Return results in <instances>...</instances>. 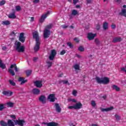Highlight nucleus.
Segmentation results:
<instances>
[{
	"label": "nucleus",
	"instance_id": "obj_63",
	"mask_svg": "<svg viewBox=\"0 0 126 126\" xmlns=\"http://www.w3.org/2000/svg\"><path fill=\"white\" fill-rule=\"evenodd\" d=\"M34 18L33 17H32L31 18V21H34Z\"/></svg>",
	"mask_w": 126,
	"mask_h": 126
},
{
	"label": "nucleus",
	"instance_id": "obj_16",
	"mask_svg": "<svg viewBox=\"0 0 126 126\" xmlns=\"http://www.w3.org/2000/svg\"><path fill=\"white\" fill-rule=\"evenodd\" d=\"M55 107L56 109V111L57 113H61L62 112V108H61V106H60V104H59V103H55Z\"/></svg>",
	"mask_w": 126,
	"mask_h": 126
},
{
	"label": "nucleus",
	"instance_id": "obj_43",
	"mask_svg": "<svg viewBox=\"0 0 126 126\" xmlns=\"http://www.w3.org/2000/svg\"><path fill=\"white\" fill-rule=\"evenodd\" d=\"M91 105L93 106V107H95V106H96V102H95V101L94 100H92L91 103Z\"/></svg>",
	"mask_w": 126,
	"mask_h": 126
},
{
	"label": "nucleus",
	"instance_id": "obj_26",
	"mask_svg": "<svg viewBox=\"0 0 126 126\" xmlns=\"http://www.w3.org/2000/svg\"><path fill=\"white\" fill-rule=\"evenodd\" d=\"M109 25V24H108L107 22H105L104 23H103L102 27L103 28L104 30H107V29H108L109 28L108 25Z\"/></svg>",
	"mask_w": 126,
	"mask_h": 126
},
{
	"label": "nucleus",
	"instance_id": "obj_10",
	"mask_svg": "<svg viewBox=\"0 0 126 126\" xmlns=\"http://www.w3.org/2000/svg\"><path fill=\"white\" fill-rule=\"evenodd\" d=\"M33 83L34 84V86H36L37 88H41V87H43V84H42V81L40 80H36L34 82H33Z\"/></svg>",
	"mask_w": 126,
	"mask_h": 126
},
{
	"label": "nucleus",
	"instance_id": "obj_24",
	"mask_svg": "<svg viewBox=\"0 0 126 126\" xmlns=\"http://www.w3.org/2000/svg\"><path fill=\"white\" fill-rule=\"evenodd\" d=\"M7 126H15V124H14V123L12 122V120H8L7 121Z\"/></svg>",
	"mask_w": 126,
	"mask_h": 126
},
{
	"label": "nucleus",
	"instance_id": "obj_3",
	"mask_svg": "<svg viewBox=\"0 0 126 126\" xmlns=\"http://www.w3.org/2000/svg\"><path fill=\"white\" fill-rule=\"evenodd\" d=\"M95 80L98 84H109L110 83V79L107 77L100 78L99 77H96Z\"/></svg>",
	"mask_w": 126,
	"mask_h": 126
},
{
	"label": "nucleus",
	"instance_id": "obj_58",
	"mask_svg": "<svg viewBox=\"0 0 126 126\" xmlns=\"http://www.w3.org/2000/svg\"><path fill=\"white\" fill-rule=\"evenodd\" d=\"M14 69L16 72H17L18 71V68H17V66H15V67L14 68Z\"/></svg>",
	"mask_w": 126,
	"mask_h": 126
},
{
	"label": "nucleus",
	"instance_id": "obj_20",
	"mask_svg": "<svg viewBox=\"0 0 126 126\" xmlns=\"http://www.w3.org/2000/svg\"><path fill=\"white\" fill-rule=\"evenodd\" d=\"M40 92H41V91L37 88L33 89L32 91V93L34 95H39V94H40Z\"/></svg>",
	"mask_w": 126,
	"mask_h": 126
},
{
	"label": "nucleus",
	"instance_id": "obj_61",
	"mask_svg": "<svg viewBox=\"0 0 126 126\" xmlns=\"http://www.w3.org/2000/svg\"><path fill=\"white\" fill-rule=\"evenodd\" d=\"M2 50L3 51H5V50H6V47L3 46V47H2Z\"/></svg>",
	"mask_w": 126,
	"mask_h": 126
},
{
	"label": "nucleus",
	"instance_id": "obj_45",
	"mask_svg": "<svg viewBox=\"0 0 126 126\" xmlns=\"http://www.w3.org/2000/svg\"><path fill=\"white\" fill-rule=\"evenodd\" d=\"M77 94V91L75 90H74L72 92V95L75 96H76V94Z\"/></svg>",
	"mask_w": 126,
	"mask_h": 126
},
{
	"label": "nucleus",
	"instance_id": "obj_47",
	"mask_svg": "<svg viewBox=\"0 0 126 126\" xmlns=\"http://www.w3.org/2000/svg\"><path fill=\"white\" fill-rule=\"evenodd\" d=\"M100 28H101V26L99 24H97L96 26V30H100Z\"/></svg>",
	"mask_w": 126,
	"mask_h": 126
},
{
	"label": "nucleus",
	"instance_id": "obj_14",
	"mask_svg": "<svg viewBox=\"0 0 126 126\" xmlns=\"http://www.w3.org/2000/svg\"><path fill=\"white\" fill-rule=\"evenodd\" d=\"M19 41L21 43H24L25 42V37H24V33L21 32L19 36Z\"/></svg>",
	"mask_w": 126,
	"mask_h": 126
},
{
	"label": "nucleus",
	"instance_id": "obj_56",
	"mask_svg": "<svg viewBox=\"0 0 126 126\" xmlns=\"http://www.w3.org/2000/svg\"><path fill=\"white\" fill-rule=\"evenodd\" d=\"M67 83H68V81L63 80V84H67Z\"/></svg>",
	"mask_w": 126,
	"mask_h": 126
},
{
	"label": "nucleus",
	"instance_id": "obj_52",
	"mask_svg": "<svg viewBox=\"0 0 126 126\" xmlns=\"http://www.w3.org/2000/svg\"><path fill=\"white\" fill-rule=\"evenodd\" d=\"M16 34V33H15V31H13L11 33V35H12V36H15Z\"/></svg>",
	"mask_w": 126,
	"mask_h": 126
},
{
	"label": "nucleus",
	"instance_id": "obj_17",
	"mask_svg": "<svg viewBox=\"0 0 126 126\" xmlns=\"http://www.w3.org/2000/svg\"><path fill=\"white\" fill-rule=\"evenodd\" d=\"M101 112H110V111H113L114 110V107L111 106L107 108H100Z\"/></svg>",
	"mask_w": 126,
	"mask_h": 126
},
{
	"label": "nucleus",
	"instance_id": "obj_59",
	"mask_svg": "<svg viewBox=\"0 0 126 126\" xmlns=\"http://www.w3.org/2000/svg\"><path fill=\"white\" fill-rule=\"evenodd\" d=\"M92 2V1L91 0H87V3L89 4L91 3Z\"/></svg>",
	"mask_w": 126,
	"mask_h": 126
},
{
	"label": "nucleus",
	"instance_id": "obj_6",
	"mask_svg": "<svg viewBox=\"0 0 126 126\" xmlns=\"http://www.w3.org/2000/svg\"><path fill=\"white\" fill-rule=\"evenodd\" d=\"M97 35V33H93L92 32H89L87 34V38L89 41H92V40H94L95 37Z\"/></svg>",
	"mask_w": 126,
	"mask_h": 126
},
{
	"label": "nucleus",
	"instance_id": "obj_35",
	"mask_svg": "<svg viewBox=\"0 0 126 126\" xmlns=\"http://www.w3.org/2000/svg\"><path fill=\"white\" fill-rule=\"evenodd\" d=\"M78 51H79L80 52H84V48L83 46H80V47H79Z\"/></svg>",
	"mask_w": 126,
	"mask_h": 126
},
{
	"label": "nucleus",
	"instance_id": "obj_53",
	"mask_svg": "<svg viewBox=\"0 0 126 126\" xmlns=\"http://www.w3.org/2000/svg\"><path fill=\"white\" fill-rule=\"evenodd\" d=\"M111 28H112V29H116V25L112 24L111 25Z\"/></svg>",
	"mask_w": 126,
	"mask_h": 126
},
{
	"label": "nucleus",
	"instance_id": "obj_60",
	"mask_svg": "<svg viewBox=\"0 0 126 126\" xmlns=\"http://www.w3.org/2000/svg\"><path fill=\"white\" fill-rule=\"evenodd\" d=\"M59 84H62V83H63V80H61L58 81Z\"/></svg>",
	"mask_w": 126,
	"mask_h": 126
},
{
	"label": "nucleus",
	"instance_id": "obj_28",
	"mask_svg": "<svg viewBox=\"0 0 126 126\" xmlns=\"http://www.w3.org/2000/svg\"><path fill=\"white\" fill-rule=\"evenodd\" d=\"M0 67L2 68V69H5V68L6 67V66H5V64H3L2 63V61L0 60Z\"/></svg>",
	"mask_w": 126,
	"mask_h": 126
},
{
	"label": "nucleus",
	"instance_id": "obj_54",
	"mask_svg": "<svg viewBox=\"0 0 126 126\" xmlns=\"http://www.w3.org/2000/svg\"><path fill=\"white\" fill-rule=\"evenodd\" d=\"M40 1L39 0H33V3H38Z\"/></svg>",
	"mask_w": 126,
	"mask_h": 126
},
{
	"label": "nucleus",
	"instance_id": "obj_38",
	"mask_svg": "<svg viewBox=\"0 0 126 126\" xmlns=\"http://www.w3.org/2000/svg\"><path fill=\"white\" fill-rule=\"evenodd\" d=\"M5 0H2L0 1V6H2V5H4L5 4Z\"/></svg>",
	"mask_w": 126,
	"mask_h": 126
},
{
	"label": "nucleus",
	"instance_id": "obj_12",
	"mask_svg": "<svg viewBox=\"0 0 126 126\" xmlns=\"http://www.w3.org/2000/svg\"><path fill=\"white\" fill-rule=\"evenodd\" d=\"M16 66V64H13L10 65V68L8 69V71L10 74H11L13 76L14 75H15V73L14 72V71L12 69L13 68V67H15Z\"/></svg>",
	"mask_w": 126,
	"mask_h": 126
},
{
	"label": "nucleus",
	"instance_id": "obj_7",
	"mask_svg": "<svg viewBox=\"0 0 126 126\" xmlns=\"http://www.w3.org/2000/svg\"><path fill=\"white\" fill-rule=\"evenodd\" d=\"M51 35V31L47 29H45L44 31L43 36L45 39L49 38Z\"/></svg>",
	"mask_w": 126,
	"mask_h": 126
},
{
	"label": "nucleus",
	"instance_id": "obj_57",
	"mask_svg": "<svg viewBox=\"0 0 126 126\" xmlns=\"http://www.w3.org/2000/svg\"><path fill=\"white\" fill-rule=\"evenodd\" d=\"M37 60H38V58L37 57H34L33 59V62H37Z\"/></svg>",
	"mask_w": 126,
	"mask_h": 126
},
{
	"label": "nucleus",
	"instance_id": "obj_2",
	"mask_svg": "<svg viewBox=\"0 0 126 126\" xmlns=\"http://www.w3.org/2000/svg\"><path fill=\"white\" fill-rule=\"evenodd\" d=\"M15 50L17 51L18 53H23L25 50V47L23 45L21 46V42L18 40H15L14 43Z\"/></svg>",
	"mask_w": 126,
	"mask_h": 126
},
{
	"label": "nucleus",
	"instance_id": "obj_41",
	"mask_svg": "<svg viewBox=\"0 0 126 126\" xmlns=\"http://www.w3.org/2000/svg\"><path fill=\"white\" fill-rule=\"evenodd\" d=\"M67 45L69 47V48H70V49H72V48H73V45L71 42H67Z\"/></svg>",
	"mask_w": 126,
	"mask_h": 126
},
{
	"label": "nucleus",
	"instance_id": "obj_51",
	"mask_svg": "<svg viewBox=\"0 0 126 126\" xmlns=\"http://www.w3.org/2000/svg\"><path fill=\"white\" fill-rule=\"evenodd\" d=\"M79 1V0H73V4H76Z\"/></svg>",
	"mask_w": 126,
	"mask_h": 126
},
{
	"label": "nucleus",
	"instance_id": "obj_39",
	"mask_svg": "<svg viewBox=\"0 0 126 126\" xmlns=\"http://www.w3.org/2000/svg\"><path fill=\"white\" fill-rule=\"evenodd\" d=\"M115 117L117 121H120V120H121V117H120L118 114H115Z\"/></svg>",
	"mask_w": 126,
	"mask_h": 126
},
{
	"label": "nucleus",
	"instance_id": "obj_36",
	"mask_svg": "<svg viewBox=\"0 0 126 126\" xmlns=\"http://www.w3.org/2000/svg\"><path fill=\"white\" fill-rule=\"evenodd\" d=\"M74 68H75V69L76 70H79V65L76 64L74 65Z\"/></svg>",
	"mask_w": 126,
	"mask_h": 126
},
{
	"label": "nucleus",
	"instance_id": "obj_15",
	"mask_svg": "<svg viewBox=\"0 0 126 126\" xmlns=\"http://www.w3.org/2000/svg\"><path fill=\"white\" fill-rule=\"evenodd\" d=\"M18 81L19 82H21V85L26 83V82H28V80H25V78L22 77H19L18 79Z\"/></svg>",
	"mask_w": 126,
	"mask_h": 126
},
{
	"label": "nucleus",
	"instance_id": "obj_55",
	"mask_svg": "<svg viewBox=\"0 0 126 126\" xmlns=\"http://www.w3.org/2000/svg\"><path fill=\"white\" fill-rule=\"evenodd\" d=\"M67 27H68V26H66V25H63L62 26V28H63V29H66V28H67Z\"/></svg>",
	"mask_w": 126,
	"mask_h": 126
},
{
	"label": "nucleus",
	"instance_id": "obj_5",
	"mask_svg": "<svg viewBox=\"0 0 126 126\" xmlns=\"http://www.w3.org/2000/svg\"><path fill=\"white\" fill-rule=\"evenodd\" d=\"M56 56H57V51H56V50L53 49L51 50V52L49 57L50 61H54V60H55V57H56Z\"/></svg>",
	"mask_w": 126,
	"mask_h": 126
},
{
	"label": "nucleus",
	"instance_id": "obj_22",
	"mask_svg": "<svg viewBox=\"0 0 126 126\" xmlns=\"http://www.w3.org/2000/svg\"><path fill=\"white\" fill-rule=\"evenodd\" d=\"M47 126H59V124L56 122H49L46 123Z\"/></svg>",
	"mask_w": 126,
	"mask_h": 126
},
{
	"label": "nucleus",
	"instance_id": "obj_8",
	"mask_svg": "<svg viewBox=\"0 0 126 126\" xmlns=\"http://www.w3.org/2000/svg\"><path fill=\"white\" fill-rule=\"evenodd\" d=\"M2 94L5 96H7V97H10L13 94V92L9 90L3 91L2 93Z\"/></svg>",
	"mask_w": 126,
	"mask_h": 126
},
{
	"label": "nucleus",
	"instance_id": "obj_4",
	"mask_svg": "<svg viewBox=\"0 0 126 126\" xmlns=\"http://www.w3.org/2000/svg\"><path fill=\"white\" fill-rule=\"evenodd\" d=\"M15 125L17 126H24L25 124H26V122L25 120L22 119V120H16L14 121Z\"/></svg>",
	"mask_w": 126,
	"mask_h": 126
},
{
	"label": "nucleus",
	"instance_id": "obj_31",
	"mask_svg": "<svg viewBox=\"0 0 126 126\" xmlns=\"http://www.w3.org/2000/svg\"><path fill=\"white\" fill-rule=\"evenodd\" d=\"M78 15V12L76 10H73L71 12V15L75 16V15Z\"/></svg>",
	"mask_w": 126,
	"mask_h": 126
},
{
	"label": "nucleus",
	"instance_id": "obj_25",
	"mask_svg": "<svg viewBox=\"0 0 126 126\" xmlns=\"http://www.w3.org/2000/svg\"><path fill=\"white\" fill-rule=\"evenodd\" d=\"M8 17L11 19H14L15 18H16V15H15V13H13L9 14Z\"/></svg>",
	"mask_w": 126,
	"mask_h": 126
},
{
	"label": "nucleus",
	"instance_id": "obj_44",
	"mask_svg": "<svg viewBox=\"0 0 126 126\" xmlns=\"http://www.w3.org/2000/svg\"><path fill=\"white\" fill-rule=\"evenodd\" d=\"M53 27V24H50L46 26V29H51Z\"/></svg>",
	"mask_w": 126,
	"mask_h": 126
},
{
	"label": "nucleus",
	"instance_id": "obj_11",
	"mask_svg": "<svg viewBox=\"0 0 126 126\" xmlns=\"http://www.w3.org/2000/svg\"><path fill=\"white\" fill-rule=\"evenodd\" d=\"M56 96L55 94H52L49 95L47 100H49L50 102H55L56 100Z\"/></svg>",
	"mask_w": 126,
	"mask_h": 126
},
{
	"label": "nucleus",
	"instance_id": "obj_42",
	"mask_svg": "<svg viewBox=\"0 0 126 126\" xmlns=\"http://www.w3.org/2000/svg\"><path fill=\"white\" fill-rule=\"evenodd\" d=\"M4 109V105L3 104H0V111H2Z\"/></svg>",
	"mask_w": 126,
	"mask_h": 126
},
{
	"label": "nucleus",
	"instance_id": "obj_49",
	"mask_svg": "<svg viewBox=\"0 0 126 126\" xmlns=\"http://www.w3.org/2000/svg\"><path fill=\"white\" fill-rule=\"evenodd\" d=\"M74 41H75L76 43H79V39L77 37H75L74 38Z\"/></svg>",
	"mask_w": 126,
	"mask_h": 126
},
{
	"label": "nucleus",
	"instance_id": "obj_23",
	"mask_svg": "<svg viewBox=\"0 0 126 126\" xmlns=\"http://www.w3.org/2000/svg\"><path fill=\"white\" fill-rule=\"evenodd\" d=\"M112 87L113 90H116L117 92H119L121 90V89L120 88V87H119L118 86L116 85H112Z\"/></svg>",
	"mask_w": 126,
	"mask_h": 126
},
{
	"label": "nucleus",
	"instance_id": "obj_9",
	"mask_svg": "<svg viewBox=\"0 0 126 126\" xmlns=\"http://www.w3.org/2000/svg\"><path fill=\"white\" fill-rule=\"evenodd\" d=\"M50 11H47V13H45L44 14L42 15L41 17V18L39 20V22H43L47 17H48V15H50Z\"/></svg>",
	"mask_w": 126,
	"mask_h": 126
},
{
	"label": "nucleus",
	"instance_id": "obj_37",
	"mask_svg": "<svg viewBox=\"0 0 126 126\" xmlns=\"http://www.w3.org/2000/svg\"><path fill=\"white\" fill-rule=\"evenodd\" d=\"M31 72H32V71L31 70H27V71H26L27 76H29V75L31 74Z\"/></svg>",
	"mask_w": 126,
	"mask_h": 126
},
{
	"label": "nucleus",
	"instance_id": "obj_46",
	"mask_svg": "<svg viewBox=\"0 0 126 126\" xmlns=\"http://www.w3.org/2000/svg\"><path fill=\"white\" fill-rule=\"evenodd\" d=\"M65 53H66V51H65V50H63L61 52L60 55H61V56H63V55H64V54H65Z\"/></svg>",
	"mask_w": 126,
	"mask_h": 126
},
{
	"label": "nucleus",
	"instance_id": "obj_29",
	"mask_svg": "<svg viewBox=\"0 0 126 126\" xmlns=\"http://www.w3.org/2000/svg\"><path fill=\"white\" fill-rule=\"evenodd\" d=\"M46 63L47 64V68H50L53 65V62L51 61H47L46 62Z\"/></svg>",
	"mask_w": 126,
	"mask_h": 126
},
{
	"label": "nucleus",
	"instance_id": "obj_21",
	"mask_svg": "<svg viewBox=\"0 0 126 126\" xmlns=\"http://www.w3.org/2000/svg\"><path fill=\"white\" fill-rule=\"evenodd\" d=\"M119 15L121 16H124V17H126V9H123L121 12L119 13Z\"/></svg>",
	"mask_w": 126,
	"mask_h": 126
},
{
	"label": "nucleus",
	"instance_id": "obj_48",
	"mask_svg": "<svg viewBox=\"0 0 126 126\" xmlns=\"http://www.w3.org/2000/svg\"><path fill=\"white\" fill-rule=\"evenodd\" d=\"M68 109H69L70 110H72V109H75V105L69 106H68Z\"/></svg>",
	"mask_w": 126,
	"mask_h": 126
},
{
	"label": "nucleus",
	"instance_id": "obj_30",
	"mask_svg": "<svg viewBox=\"0 0 126 126\" xmlns=\"http://www.w3.org/2000/svg\"><path fill=\"white\" fill-rule=\"evenodd\" d=\"M2 25H6V26H7V25H10V21L8 20L2 21Z\"/></svg>",
	"mask_w": 126,
	"mask_h": 126
},
{
	"label": "nucleus",
	"instance_id": "obj_1",
	"mask_svg": "<svg viewBox=\"0 0 126 126\" xmlns=\"http://www.w3.org/2000/svg\"><path fill=\"white\" fill-rule=\"evenodd\" d=\"M33 38L35 40V45L33 47V50L35 53H37L39 50H40V37L39 36V33L37 32H32Z\"/></svg>",
	"mask_w": 126,
	"mask_h": 126
},
{
	"label": "nucleus",
	"instance_id": "obj_33",
	"mask_svg": "<svg viewBox=\"0 0 126 126\" xmlns=\"http://www.w3.org/2000/svg\"><path fill=\"white\" fill-rule=\"evenodd\" d=\"M0 125L1 126H7V123H6V122H5L3 121H1L0 122Z\"/></svg>",
	"mask_w": 126,
	"mask_h": 126
},
{
	"label": "nucleus",
	"instance_id": "obj_40",
	"mask_svg": "<svg viewBox=\"0 0 126 126\" xmlns=\"http://www.w3.org/2000/svg\"><path fill=\"white\" fill-rule=\"evenodd\" d=\"M15 8L17 11H20V10H21V7L19 5L16 6Z\"/></svg>",
	"mask_w": 126,
	"mask_h": 126
},
{
	"label": "nucleus",
	"instance_id": "obj_64",
	"mask_svg": "<svg viewBox=\"0 0 126 126\" xmlns=\"http://www.w3.org/2000/svg\"><path fill=\"white\" fill-rule=\"evenodd\" d=\"M72 102H73L74 103H76V100L75 99H72Z\"/></svg>",
	"mask_w": 126,
	"mask_h": 126
},
{
	"label": "nucleus",
	"instance_id": "obj_62",
	"mask_svg": "<svg viewBox=\"0 0 126 126\" xmlns=\"http://www.w3.org/2000/svg\"><path fill=\"white\" fill-rule=\"evenodd\" d=\"M63 75V74L62 73L59 75H58V77H62Z\"/></svg>",
	"mask_w": 126,
	"mask_h": 126
},
{
	"label": "nucleus",
	"instance_id": "obj_19",
	"mask_svg": "<svg viewBox=\"0 0 126 126\" xmlns=\"http://www.w3.org/2000/svg\"><path fill=\"white\" fill-rule=\"evenodd\" d=\"M112 42L114 43L122 42V38L121 37H114Z\"/></svg>",
	"mask_w": 126,
	"mask_h": 126
},
{
	"label": "nucleus",
	"instance_id": "obj_18",
	"mask_svg": "<svg viewBox=\"0 0 126 126\" xmlns=\"http://www.w3.org/2000/svg\"><path fill=\"white\" fill-rule=\"evenodd\" d=\"M75 110H80L82 108V103L81 102H79L76 103L75 105Z\"/></svg>",
	"mask_w": 126,
	"mask_h": 126
},
{
	"label": "nucleus",
	"instance_id": "obj_32",
	"mask_svg": "<svg viewBox=\"0 0 126 126\" xmlns=\"http://www.w3.org/2000/svg\"><path fill=\"white\" fill-rule=\"evenodd\" d=\"M6 105H7L8 107H10V108H12L13 107L14 103L13 102H8L6 103Z\"/></svg>",
	"mask_w": 126,
	"mask_h": 126
},
{
	"label": "nucleus",
	"instance_id": "obj_27",
	"mask_svg": "<svg viewBox=\"0 0 126 126\" xmlns=\"http://www.w3.org/2000/svg\"><path fill=\"white\" fill-rule=\"evenodd\" d=\"M94 42L95 43L96 46H99L101 44V41L99 40V38H96L94 39Z\"/></svg>",
	"mask_w": 126,
	"mask_h": 126
},
{
	"label": "nucleus",
	"instance_id": "obj_13",
	"mask_svg": "<svg viewBox=\"0 0 126 126\" xmlns=\"http://www.w3.org/2000/svg\"><path fill=\"white\" fill-rule=\"evenodd\" d=\"M39 100L42 103V104H46V103H47V99L46 98V96L44 95H40L39 97Z\"/></svg>",
	"mask_w": 126,
	"mask_h": 126
},
{
	"label": "nucleus",
	"instance_id": "obj_50",
	"mask_svg": "<svg viewBox=\"0 0 126 126\" xmlns=\"http://www.w3.org/2000/svg\"><path fill=\"white\" fill-rule=\"evenodd\" d=\"M10 118H11L12 119H13V120H15V119H16V116H15V115H11L10 116Z\"/></svg>",
	"mask_w": 126,
	"mask_h": 126
},
{
	"label": "nucleus",
	"instance_id": "obj_34",
	"mask_svg": "<svg viewBox=\"0 0 126 126\" xmlns=\"http://www.w3.org/2000/svg\"><path fill=\"white\" fill-rule=\"evenodd\" d=\"M8 81H9L10 85H11L12 86H15V85H16V84L15 83V82H14V81H13V80H9Z\"/></svg>",
	"mask_w": 126,
	"mask_h": 126
}]
</instances>
